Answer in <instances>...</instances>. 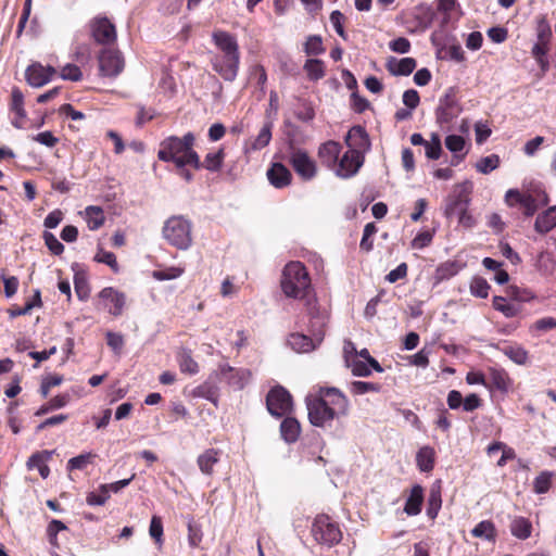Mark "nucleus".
<instances>
[{
    "instance_id": "obj_48",
    "label": "nucleus",
    "mask_w": 556,
    "mask_h": 556,
    "mask_svg": "<svg viewBox=\"0 0 556 556\" xmlns=\"http://www.w3.org/2000/svg\"><path fill=\"white\" fill-rule=\"evenodd\" d=\"M188 543L190 547H198L203 539L202 528L199 523L190 518L188 521Z\"/></svg>"
},
{
    "instance_id": "obj_33",
    "label": "nucleus",
    "mask_w": 556,
    "mask_h": 556,
    "mask_svg": "<svg viewBox=\"0 0 556 556\" xmlns=\"http://www.w3.org/2000/svg\"><path fill=\"white\" fill-rule=\"evenodd\" d=\"M442 507V489L440 483L433 484L429 491L427 501V516L434 520Z\"/></svg>"
},
{
    "instance_id": "obj_51",
    "label": "nucleus",
    "mask_w": 556,
    "mask_h": 556,
    "mask_svg": "<svg viewBox=\"0 0 556 556\" xmlns=\"http://www.w3.org/2000/svg\"><path fill=\"white\" fill-rule=\"evenodd\" d=\"M459 270V266L456 262L442 263L435 270V277L438 280H447L455 276Z\"/></svg>"
},
{
    "instance_id": "obj_2",
    "label": "nucleus",
    "mask_w": 556,
    "mask_h": 556,
    "mask_svg": "<svg viewBox=\"0 0 556 556\" xmlns=\"http://www.w3.org/2000/svg\"><path fill=\"white\" fill-rule=\"evenodd\" d=\"M195 136L188 131L182 137L168 136L160 143L157 159L172 162L176 167L191 166L197 161Z\"/></svg>"
},
{
    "instance_id": "obj_4",
    "label": "nucleus",
    "mask_w": 556,
    "mask_h": 556,
    "mask_svg": "<svg viewBox=\"0 0 556 556\" xmlns=\"http://www.w3.org/2000/svg\"><path fill=\"white\" fill-rule=\"evenodd\" d=\"M162 233L168 244L178 250H187L192 243L191 223L180 215L169 217Z\"/></svg>"
},
{
    "instance_id": "obj_26",
    "label": "nucleus",
    "mask_w": 556,
    "mask_h": 556,
    "mask_svg": "<svg viewBox=\"0 0 556 556\" xmlns=\"http://www.w3.org/2000/svg\"><path fill=\"white\" fill-rule=\"evenodd\" d=\"M90 35H116V26L113 20L99 14L89 22Z\"/></svg>"
},
{
    "instance_id": "obj_39",
    "label": "nucleus",
    "mask_w": 556,
    "mask_h": 556,
    "mask_svg": "<svg viewBox=\"0 0 556 556\" xmlns=\"http://www.w3.org/2000/svg\"><path fill=\"white\" fill-rule=\"evenodd\" d=\"M505 292L509 300L520 305L521 303L530 302L536 298L535 293L532 290L528 288H521L515 285L508 286Z\"/></svg>"
},
{
    "instance_id": "obj_25",
    "label": "nucleus",
    "mask_w": 556,
    "mask_h": 556,
    "mask_svg": "<svg viewBox=\"0 0 556 556\" xmlns=\"http://www.w3.org/2000/svg\"><path fill=\"white\" fill-rule=\"evenodd\" d=\"M312 337L303 334V333H291L288 339L289 345L299 353H307L315 349V341L320 343L323 341L318 340L313 332L309 330Z\"/></svg>"
},
{
    "instance_id": "obj_59",
    "label": "nucleus",
    "mask_w": 556,
    "mask_h": 556,
    "mask_svg": "<svg viewBox=\"0 0 556 556\" xmlns=\"http://www.w3.org/2000/svg\"><path fill=\"white\" fill-rule=\"evenodd\" d=\"M184 274V268L180 267H168L165 269H159L153 271V277L156 280H172L180 277Z\"/></svg>"
},
{
    "instance_id": "obj_41",
    "label": "nucleus",
    "mask_w": 556,
    "mask_h": 556,
    "mask_svg": "<svg viewBox=\"0 0 556 556\" xmlns=\"http://www.w3.org/2000/svg\"><path fill=\"white\" fill-rule=\"evenodd\" d=\"M86 222L90 230H97L105 222L103 210L100 206L90 205L86 207Z\"/></svg>"
},
{
    "instance_id": "obj_24",
    "label": "nucleus",
    "mask_w": 556,
    "mask_h": 556,
    "mask_svg": "<svg viewBox=\"0 0 556 556\" xmlns=\"http://www.w3.org/2000/svg\"><path fill=\"white\" fill-rule=\"evenodd\" d=\"M424 500V488L420 484L413 485L404 505V513L407 516L419 515L421 513Z\"/></svg>"
},
{
    "instance_id": "obj_19",
    "label": "nucleus",
    "mask_w": 556,
    "mask_h": 556,
    "mask_svg": "<svg viewBox=\"0 0 556 556\" xmlns=\"http://www.w3.org/2000/svg\"><path fill=\"white\" fill-rule=\"evenodd\" d=\"M269 184L276 189H283L291 185L292 174L290 169L282 163H271L266 172Z\"/></svg>"
},
{
    "instance_id": "obj_29",
    "label": "nucleus",
    "mask_w": 556,
    "mask_h": 556,
    "mask_svg": "<svg viewBox=\"0 0 556 556\" xmlns=\"http://www.w3.org/2000/svg\"><path fill=\"white\" fill-rule=\"evenodd\" d=\"M222 452L217 448H207L198 456L197 464L202 473L213 475L214 466L219 462Z\"/></svg>"
},
{
    "instance_id": "obj_56",
    "label": "nucleus",
    "mask_w": 556,
    "mask_h": 556,
    "mask_svg": "<svg viewBox=\"0 0 556 556\" xmlns=\"http://www.w3.org/2000/svg\"><path fill=\"white\" fill-rule=\"evenodd\" d=\"M74 288L77 298L80 301H87L90 295V287L88 281L78 275H75L74 277Z\"/></svg>"
},
{
    "instance_id": "obj_63",
    "label": "nucleus",
    "mask_w": 556,
    "mask_h": 556,
    "mask_svg": "<svg viewBox=\"0 0 556 556\" xmlns=\"http://www.w3.org/2000/svg\"><path fill=\"white\" fill-rule=\"evenodd\" d=\"M433 233L429 230L421 231L412 240L413 249H424L432 242Z\"/></svg>"
},
{
    "instance_id": "obj_6",
    "label": "nucleus",
    "mask_w": 556,
    "mask_h": 556,
    "mask_svg": "<svg viewBox=\"0 0 556 556\" xmlns=\"http://www.w3.org/2000/svg\"><path fill=\"white\" fill-rule=\"evenodd\" d=\"M305 404L308 420L315 427L323 428L340 416L325 402V396L308 395Z\"/></svg>"
},
{
    "instance_id": "obj_36",
    "label": "nucleus",
    "mask_w": 556,
    "mask_h": 556,
    "mask_svg": "<svg viewBox=\"0 0 556 556\" xmlns=\"http://www.w3.org/2000/svg\"><path fill=\"white\" fill-rule=\"evenodd\" d=\"M471 535L477 539H483L489 542H495L497 532L492 520L480 521L471 531Z\"/></svg>"
},
{
    "instance_id": "obj_20",
    "label": "nucleus",
    "mask_w": 556,
    "mask_h": 556,
    "mask_svg": "<svg viewBox=\"0 0 556 556\" xmlns=\"http://www.w3.org/2000/svg\"><path fill=\"white\" fill-rule=\"evenodd\" d=\"M9 108L10 111L14 114L12 125L18 129L23 128L27 114L24 108V94L18 87H13L11 90V101Z\"/></svg>"
},
{
    "instance_id": "obj_46",
    "label": "nucleus",
    "mask_w": 556,
    "mask_h": 556,
    "mask_svg": "<svg viewBox=\"0 0 556 556\" xmlns=\"http://www.w3.org/2000/svg\"><path fill=\"white\" fill-rule=\"evenodd\" d=\"M303 49L307 56L320 55L326 51L321 37H307Z\"/></svg>"
},
{
    "instance_id": "obj_1",
    "label": "nucleus",
    "mask_w": 556,
    "mask_h": 556,
    "mask_svg": "<svg viewBox=\"0 0 556 556\" xmlns=\"http://www.w3.org/2000/svg\"><path fill=\"white\" fill-rule=\"evenodd\" d=\"M281 289L286 296L305 300L307 316L311 318V331L318 339H324L329 320V313L320 308L316 299L311 296L312 283L309 274L301 262L288 263L281 277Z\"/></svg>"
},
{
    "instance_id": "obj_27",
    "label": "nucleus",
    "mask_w": 556,
    "mask_h": 556,
    "mask_svg": "<svg viewBox=\"0 0 556 556\" xmlns=\"http://www.w3.org/2000/svg\"><path fill=\"white\" fill-rule=\"evenodd\" d=\"M493 308L501 312L506 318H513L521 313V305L506 296L495 295L492 300Z\"/></svg>"
},
{
    "instance_id": "obj_31",
    "label": "nucleus",
    "mask_w": 556,
    "mask_h": 556,
    "mask_svg": "<svg viewBox=\"0 0 556 556\" xmlns=\"http://www.w3.org/2000/svg\"><path fill=\"white\" fill-rule=\"evenodd\" d=\"M281 438L287 443H294L301 434V425L294 417L287 416L280 424Z\"/></svg>"
},
{
    "instance_id": "obj_22",
    "label": "nucleus",
    "mask_w": 556,
    "mask_h": 556,
    "mask_svg": "<svg viewBox=\"0 0 556 556\" xmlns=\"http://www.w3.org/2000/svg\"><path fill=\"white\" fill-rule=\"evenodd\" d=\"M340 152L341 144L337 141L329 140L319 147L318 157L323 165L334 169L339 161Z\"/></svg>"
},
{
    "instance_id": "obj_54",
    "label": "nucleus",
    "mask_w": 556,
    "mask_h": 556,
    "mask_svg": "<svg viewBox=\"0 0 556 556\" xmlns=\"http://www.w3.org/2000/svg\"><path fill=\"white\" fill-rule=\"evenodd\" d=\"M94 261L98 262V263L106 264L108 266L111 267V269L114 273H118L119 271V266H118V263L116 261V256H115V254L113 252H109V251H105L103 249H100L99 252L94 256Z\"/></svg>"
},
{
    "instance_id": "obj_14",
    "label": "nucleus",
    "mask_w": 556,
    "mask_h": 556,
    "mask_svg": "<svg viewBox=\"0 0 556 556\" xmlns=\"http://www.w3.org/2000/svg\"><path fill=\"white\" fill-rule=\"evenodd\" d=\"M56 75L53 66H43L39 62L29 64L25 70V80L33 88H40L50 83Z\"/></svg>"
},
{
    "instance_id": "obj_52",
    "label": "nucleus",
    "mask_w": 556,
    "mask_h": 556,
    "mask_svg": "<svg viewBox=\"0 0 556 556\" xmlns=\"http://www.w3.org/2000/svg\"><path fill=\"white\" fill-rule=\"evenodd\" d=\"M381 384L376 382H366V381H353L351 384V391L354 394H365L368 392H380Z\"/></svg>"
},
{
    "instance_id": "obj_37",
    "label": "nucleus",
    "mask_w": 556,
    "mask_h": 556,
    "mask_svg": "<svg viewBox=\"0 0 556 556\" xmlns=\"http://www.w3.org/2000/svg\"><path fill=\"white\" fill-rule=\"evenodd\" d=\"M179 369L184 374L195 375L199 371V364L193 359L191 350L180 349L177 353Z\"/></svg>"
},
{
    "instance_id": "obj_47",
    "label": "nucleus",
    "mask_w": 556,
    "mask_h": 556,
    "mask_svg": "<svg viewBox=\"0 0 556 556\" xmlns=\"http://www.w3.org/2000/svg\"><path fill=\"white\" fill-rule=\"evenodd\" d=\"M96 456L97 455L91 452L75 456L67 462V469L71 471L83 470L93 462Z\"/></svg>"
},
{
    "instance_id": "obj_53",
    "label": "nucleus",
    "mask_w": 556,
    "mask_h": 556,
    "mask_svg": "<svg viewBox=\"0 0 556 556\" xmlns=\"http://www.w3.org/2000/svg\"><path fill=\"white\" fill-rule=\"evenodd\" d=\"M66 529L67 527L61 520L53 519L50 521L47 528V535L52 546L59 547L58 533Z\"/></svg>"
},
{
    "instance_id": "obj_38",
    "label": "nucleus",
    "mask_w": 556,
    "mask_h": 556,
    "mask_svg": "<svg viewBox=\"0 0 556 556\" xmlns=\"http://www.w3.org/2000/svg\"><path fill=\"white\" fill-rule=\"evenodd\" d=\"M511 534L519 540H527L532 533V523L525 517H516L510 523Z\"/></svg>"
},
{
    "instance_id": "obj_8",
    "label": "nucleus",
    "mask_w": 556,
    "mask_h": 556,
    "mask_svg": "<svg viewBox=\"0 0 556 556\" xmlns=\"http://www.w3.org/2000/svg\"><path fill=\"white\" fill-rule=\"evenodd\" d=\"M266 407L268 413L274 417L280 418L286 416L290 414L293 408L292 395L286 388L276 386L267 393Z\"/></svg>"
},
{
    "instance_id": "obj_30",
    "label": "nucleus",
    "mask_w": 556,
    "mask_h": 556,
    "mask_svg": "<svg viewBox=\"0 0 556 556\" xmlns=\"http://www.w3.org/2000/svg\"><path fill=\"white\" fill-rule=\"evenodd\" d=\"M416 65V60L413 58H403L401 60L391 58L387 63V68L392 75L407 76L414 72Z\"/></svg>"
},
{
    "instance_id": "obj_10",
    "label": "nucleus",
    "mask_w": 556,
    "mask_h": 556,
    "mask_svg": "<svg viewBox=\"0 0 556 556\" xmlns=\"http://www.w3.org/2000/svg\"><path fill=\"white\" fill-rule=\"evenodd\" d=\"M289 164L301 179L308 181L317 175V164L303 149H292L289 155Z\"/></svg>"
},
{
    "instance_id": "obj_62",
    "label": "nucleus",
    "mask_w": 556,
    "mask_h": 556,
    "mask_svg": "<svg viewBox=\"0 0 556 556\" xmlns=\"http://www.w3.org/2000/svg\"><path fill=\"white\" fill-rule=\"evenodd\" d=\"M50 458V453L48 451H41L34 453L27 460L26 465L28 469L37 468L39 469L41 466L46 465V462Z\"/></svg>"
},
{
    "instance_id": "obj_35",
    "label": "nucleus",
    "mask_w": 556,
    "mask_h": 556,
    "mask_svg": "<svg viewBox=\"0 0 556 556\" xmlns=\"http://www.w3.org/2000/svg\"><path fill=\"white\" fill-rule=\"evenodd\" d=\"M303 70L306 74V77L311 81H317L325 77L326 75V66L324 61L309 58L303 65Z\"/></svg>"
},
{
    "instance_id": "obj_55",
    "label": "nucleus",
    "mask_w": 556,
    "mask_h": 556,
    "mask_svg": "<svg viewBox=\"0 0 556 556\" xmlns=\"http://www.w3.org/2000/svg\"><path fill=\"white\" fill-rule=\"evenodd\" d=\"M60 76L64 80L79 81L83 79V72L75 64H66L61 67Z\"/></svg>"
},
{
    "instance_id": "obj_32",
    "label": "nucleus",
    "mask_w": 556,
    "mask_h": 556,
    "mask_svg": "<svg viewBox=\"0 0 556 556\" xmlns=\"http://www.w3.org/2000/svg\"><path fill=\"white\" fill-rule=\"evenodd\" d=\"M271 123H266L260 130L258 135L245 144V151H258L267 147L271 140Z\"/></svg>"
},
{
    "instance_id": "obj_18",
    "label": "nucleus",
    "mask_w": 556,
    "mask_h": 556,
    "mask_svg": "<svg viewBox=\"0 0 556 556\" xmlns=\"http://www.w3.org/2000/svg\"><path fill=\"white\" fill-rule=\"evenodd\" d=\"M226 152L223 147L218 148L215 152H208L204 160H200L197 153V161L193 162L192 168L195 170L205 169L211 173H217L222 169L225 161Z\"/></svg>"
},
{
    "instance_id": "obj_16",
    "label": "nucleus",
    "mask_w": 556,
    "mask_h": 556,
    "mask_svg": "<svg viewBox=\"0 0 556 556\" xmlns=\"http://www.w3.org/2000/svg\"><path fill=\"white\" fill-rule=\"evenodd\" d=\"M220 376L229 386L242 390L251 379L252 372L249 369L223 365L220 366Z\"/></svg>"
},
{
    "instance_id": "obj_60",
    "label": "nucleus",
    "mask_w": 556,
    "mask_h": 556,
    "mask_svg": "<svg viewBox=\"0 0 556 556\" xmlns=\"http://www.w3.org/2000/svg\"><path fill=\"white\" fill-rule=\"evenodd\" d=\"M43 240L47 248L54 255H61L64 252V245L58 240V238L49 231L43 232Z\"/></svg>"
},
{
    "instance_id": "obj_15",
    "label": "nucleus",
    "mask_w": 556,
    "mask_h": 556,
    "mask_svg": "<svg viewBox=\"0 0 556 556\" xmlns=\"http://www.w3.org/2000/svg\"><path fill=\"white\" fill-rule=\"evenodd\" d=\"M513 379L508 372L498 367H489L486 370V389L498 391L503 394L508 393L513 389Z\"/></svg>"
},
{
    "instance_id": "obj_42",
    "label": "nucleus",
    "mask_w": 556,
    "mask_h": 556,
    "mask_svg": "<svg viewBox=\"0 0 556 556\" xmlns=\"http://www.w3.org/2000/svg\"><path fill=\"white\" fill-rule=\"evenodd\" d=\"M502 352L514 363L525 365L528 362L529 354L526 349L519 344H508L502 349Z\"/></svg>"
},
{
    "instance_id": "obj_40",
    "label": "nucleus",
    "mask_w": 556,
    "mask_h": 556,
    "mask_svg": "<svg viewBox=\"0 0 556 556\" xmlns=\"http://www.w3.org/2000/svg\"><path fill=\"white\" fill-rule=\"evenodd\" d=\"M191 396L205 399V400L210 401L211 403H213L215 406H217L219 395H218V389L216 386H214L211 382H204V383L195 387L191 391Z\"/></svg>"
},
{
    "instance_id": "obj_58",
    "label": "nucleus",
    "mask_w": 556,
    "mask_h": 556,
    "mask_svg": "<svg viewBox=\"0 0 556 556\" xmlns=\"http://www.w3.org/2000/svg\"><path fill=\"white\" fill-rule=\"evenodd\" d=\"M295 116L298 119L302 122H309L314 119L315 109L313 104L306 100H303L300 103L298 111L295 112Z\"/></svg>"
},
{
    "instance_id": "obj_49",
    "label": "nucleus",
    "mask_w": 556,
    "mask_h": 556,
    "mask_svg": "<svg viewBox=\"0 0 556 556\" xmlns=\"http://www.w3.org/2000/svg\"><path fill=\"white\" fill-rule=\"evenodd\" d=\"M490 285L482 277H473L470 282V292L473 296L485 299L489 295Z\"/></svg>"
},
{
    "instance_id": "obj_57",
    "label": "nucleus",
    "mask_w": 556,
    "mask_h": 556,
    "mask_svg": "<svg viewBox=\"0 0 556 556\" xmlns=\"http://www.w3.org/2000/svg\"><path fill=\"white\" fill-rule=\"evenodd\" d=\"M459 9L457 0H438V11L443 13L446 18H451Z\"/></svg>"
},
{
    "instance_id": "obj_17",
    "label": "nucleus",
    "mask_w": 556,
    "mask_h": 556,
    "mask_svg": "<svg viewBox=\"0 0 556 556\" xmlns=\"http://www.w3.org/2000/svg\"><path fill=\"white\" fill-rule=\"evenodd\" d=\"M316 396H325V402L340 416L348 414L349 401L339 389L320 388Z\"/></svg>"
},
{
    "instance_id": "obj_9",
    "label": "nucleus",
    "mask_w": 556,
    "mask_h": 556,
    "mask_svg": "<svg viewBox=\"0 0 556 556\" xmlns=\"http://www.w3.org/2000/svg\"><path fill=\"white\" fill-rule=\"evenodd\" d=\"M462 112V106L457 100L456 91L454 88L446 90L443 97L439 100V105L435 109V119L439 125H445L453 122Z\"/></svg>"
},
{
    "instance_id": "obj_61",
    "label": "nucleus",
    "mask_w": 556,
    "mask_h": 556,
    "mask_svg": "<svg viewBox=\"0 0 556 556\" xmlns=\"http://www.w3.org/2000/svg\"><path fill=\"white\" fill-rule=\"evenodd\" d=\"M109 497H110V494L108 493V486L101 485L99 493L90 492L87 495L86 502L90 506H96V505L100 506V505H104L105 502L109 500Z\"/></svg>"
},
{
    "instance_id": "obj_44",
    "label": "nucleus",
    "mask_w": 556,
    "mask_h": 556,
    "mask_svg": "<svg viewBox=\"0 0 556 556\" xmlns=\"http://www.w3.org/2000/svg\"><path fill=\"white\" fill-rule=\"evenodd\" d=\"M500 156L497 154H491L481 157L476 164V169L481 174H489L496 169L500 166Z\"/></svg>"
},
{
    "instance_id": "obj_28",
    "label": "nucleus",
    "mask_w": 556,
    "mask_h": 556,
    "mask_svg": "<svg viewBox=\"0 0 556 556\" xmlns=\"http://www.w3.org/2000/svg\"><path fill=\"white\" fill-rule=\"evenodd\" d=\"M556 227V205L551 206L536 216L534 229L541 235H545Z\"/></svg>"
},
{
    "instance_id": "obj_13",
    "label": "nucleus",
    "mask_w": 556,
    "mask_h": 556,
    "mask_svg": "<svg viewBox=\"0 0 556 556\" xmlns=\"http://www.w3.org/2000/svg\"><path fill=\"white\" fill-rule=\"evenodd\" d=\"M364 160V154L357 149H349L338 161L334 172L341 178L353 177L363 166Z\"/></svg>"
},
{
    "instance_id": "obj_34",
    "label": "nucleus",
    "mask_w": 556,
    "mask_h": 556,
    "mask_svg": "<svg viewBox=\"0 0 556 556\" xmlns=\"http://www.w3.org/2000/svg\"><path fill=\"white\" fill-rule=\"evenodd\" d=\"M435 451L431 446H422L416 454V464L420 471L430 472L434 468Z\"/></svg>"
},
{
    "instance_id": "obj_43",
    "label": "nucleus",
    "mask_w": 556,
    "mask_h": 556,
    "mask_svg": "<svg viewBox=\"0 0 556 556\" xmlns=\"http://www.w3.org/2000/svg\"><path fill=\"white\" fill-rule=\"evenodd\" d=\"M149 534L153 539L157 547L161 548L164 544V530L163 521L160 516H152L149 527Z\"/></svg>"
},
{
    "instance_id": "obj_11",
    "label": "nucleus",
    "mask_w": 556,
    "mask_h": 556,
    "mask_svg": "<svg viewBox=\"0 0 556 556\" xmlns=\"http://www.w3.org/2000/svg\"><path fill=\"white\" fill-rule=\"evenodd\" d=\"M99 70L103 76L116 77L125 66L124 58L119 50L108 47L99 54Z\"/></svg>"
},
{
    "instance_id": "obj_12",
    "label": "nucleus",
    "mask_w": 556,
    "mask_h": 556,
    "mask_svg": "<svg viewBox=\"0 0 556 556\" xmlns=\"http://www.w3.org/2000/svg\"><path fill=\"white\" fill-rule=\"evenodd\" d=\"M471 187L468 184L456 185L453 193L446 199L444 214L446 217L457 215L470 204Z\"/></svg>"
},
{
    "instance_id": "obj_7",
    "label": "nucleus",
    "mask_w": 556,
    "mask_h": 556,
    "mask_svg": "<svg viewBox=\"0 0 556 556\" xmlns=\"http://www.w3.org/2000/svg\"><path fill=\"white\" fill-rule=\"evenodd\" d=\"M126 305V294L113 287L103 288L96 298L94 306L99 311H106L110 315L118 317Z\"/></svg>"
},
{
    "instance_id": "obj_5",
    "label": "nucleus",
    "mask_w": 556,
    "mask_h": 556,
    "mask_svg": "<svg viewBox=\"0 0 556 556\" xmlns=\"http://www.w3.org/2000/svg\"><path fill=\"white\" fill-rule=\"evenodd\" d=\"M311 533L314 540L321 545L333 546L342 540L339 523L326 514H319L314 518Z\"/></svg>"
},
{
    "instance_id": "obj_64",
    "label": "nucleus",
    "mask_w": 556,
    "mask_h": 556,
    "mask_svg": "<svg viewBox=\"0 0 556 556\" xmlns=\"http://www.w3.org/2000/svg\"><path fill=\"white\" fill-rule=\"evenodd\" d=\"M465 139L459 135H448L445 138V147L453 153L460 152L465 148Z\"/></svg>"
},
{
    "instance_id": "obj_45",
    "label": "nucleus",
    "mask_w": 556,
    "mask_h": 556,
    "mask_svg": "<svg viewBox=\"0 0 556 556\" xmlns=\"http://www.w3.org/2000/svg\"><path fill=\"white\" fill-rule=\"evenodd\" d=\"M426 156L429 160H438L441 156L442 146L440 136L435 132L431 134V139L424 144Z\"/></svg>"
},
{
    "instance_id": "obj_21",
    "label": "nucleus",
    "mask_w": 556,
    "mask_h": 556,
    "mask_svg": "<svg viewBox=\"0 0 556 556\" xmlns=\"http://www.w3.org/2000/svg\"><path fill=\"white\" fill-rule=\"evenodd\" d=\"M345 143L350 149H357L364 154L370 148V140L366 129L362 126H353L346 137Z\"/></svg>"
},
{
    "instance_id": "obj_23",
    "label": "nucleus",
    "mask_w": 556,
    "mask_h": 556,
    "mask_svg": "<svg viewBox=\"0 0 556 556\" xmlns=\"http://www.w3.org/2000/svg\"><path fill=\"white\" fill-rule=\"evenodd\" d=\"M538 41L532 47V55L536 60L542 75L549 70L547 53L551 50L549 37H538Z\"/></svg>"
},
{
    "instance_id": "obj_3",
    "label": "nucleus",
    "mask_w": 556,
    "mask_h": 556,
    "mask_svg": "<svg viewBox=\"0 0 556 556\" xmlns=\"http://www.w3.org/2000/svg\"><path fill=\"white\" fill-rule=\"evenodd\" d=\"M219 53L212 61L213 70L226 81H233L240 64L239 46L235 37H213Z\"/></svg>"
},
{
    "instance_id": "obj_50",
    "label": "nucleus",
    "mask_w": 556,
    "mask_h": 556,
    "mask_svg": "<svg viewBox=\"0 0 556 556\" xmlns=\"http://www.w3.org/2000/svg\"><path fill=\"white\" fill-rule=\"evenodd\" d=\"M553 475L548 471H542L533 481V491L536 494H544L548 492L552 485Z\"/></svg>"
}]
</instances>
